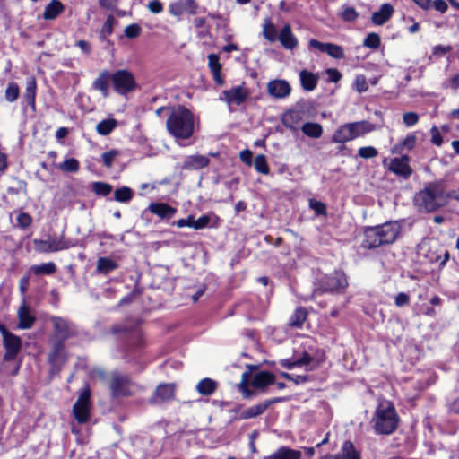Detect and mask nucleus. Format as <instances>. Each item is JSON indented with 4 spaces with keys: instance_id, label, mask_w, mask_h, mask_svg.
Returning a JSON list of instances; mask_svg holds the SVG:
<instances>
[{
    "instance_id": "obj_1",
    "label": "nucleus",
    "mask_w": 459,
    "mask_h": 459,
    "mask_svg": "<svg viewBox=\"0 0 459 459\" xmlns=\"http://www.w3.org/2000/svg\"><path fill=\"white\" fill-rule=\"evenodd\" d=\"M195 127V116L188 108L179 105L170 109L166 120V128L177 141L190 139Z\"/></svg>"
},
{
    "instance_id": "obj_2",
    "label": "nucleus",
    "mask_w": 459,
    "mask_h": 459,
    "mask_svg": "<svg viewBox=\"0 0 459 459\" xmlns=\"http://www.w3.org/2000/svg\"><path fill=\"white\" fill-rule=\"evenodd\" d=\"M413 204L420 212H432L446 205V189L442 182L428 184L416 193Z\"/></svg>"
},
{
    "instance_id": "obj_3",
    "label": "nucleus",
    "mask_w": 459,
    "mask_h": 459,
    "mask_svg": "<svg viewBox=\"0 0 459 459\" xmlns=\"http://www.w3.org/2000/svg\"><path fill=\"white\" fill-rule=\"evenodd\" d=\"M372 422L377 434L389 435L397 429L399 416L391 403H380L374 412Z\"/></svg>"
},
{
    "instance_id": "obj_4",
    "label": "nucleus",
    "mask_w": 459,
    "mask_h": 459,
    "mask_svg": "<svg viewBox=\"0 0 459 459\" xmlns=\"http://www.w3.org/2000/svg\"><path fill=\"white\" fill-rule=\"evenodd\" d=\"M348 286L346 276L342 271H335L323 277L315 288L313 294L321 295L325 292H338Z\"/></svg>"
},
{
    "instance_id": "obj_5",
    "label": "nucleus",
    "mask_w": 459,
    "mask_h": 459,
    "mask_svg": "<svg viewBox=\"0 0 459 459\" xmlns=\"http://www.w3.org/2000/svg\"><path fill=\"white\" fill-rule=\"evenodd\" d=\"M111 82L114 90L120 95L133 91L137 85L134 74L126 69H120L112 74Z\"/></svg>"
},
{
    "instance_id": "obj_6",
    "label": "nucleus",
    "mask_w": 459,
    "mask_h": 459,
    "mask_svg": "<svg viewBox=\"0 0 459 459\" xmlns=\"http://www.w3.org/2000/svg\"><path fill=\"white\" fill-rule=\"evenodd\" d=\"M35 249L40 253H54L68 249L74 244L66 239L64 235L60 237L49 236L47 239H34Z\"/></svg>"
},
{
    "instance_id": "obj_7",
    "label": "nucleus",
    "mask_w": 459,
    "mask_h": 459,
    "mask_svg": "<svg viewBox=\"0 0 459 459\" xmlns=\"http://www.w3.org/2000/svg\"><path fill=\"white\" fill-rule=\"evenodd\" d=\"M0 333L5 349L4 360H13L22 349V340L17 335L9 332L3 324H0Z\"/></svg>"
},
{
    "instance_id": "obj_8",
    "label": "nucleus",
    "mask_w": 459,
    "mask_h": 459,
    "mask_svg": "<svg viewBox=\"0 0 459 459\" xmlns=\"http://www.w3.org/2000/svg\"><path fill=\"white\" fill-rule=\"evenodd\" d=\"M90 398H91V390L88 385H86L79 394V397L73 406V413L74 418L79 423H85L90 416Z\"/></svg>"
},
{
    "instance_id": "obj_9",
    "label": "nucleus",
    "mask_w": 459,
    "mask_h": 459,
    "mask_svg": "<svg viewBox=\"0 0 459 459\" xmlns=\"http://www.w3.org/2000/svg\"><path fill=\"white\" fill-rule=\"evenodd\" d=\"M221 94L222 96L220 100L225 101L230 107L243 104L248 98L249 91L247 88L240 85L225 90Z\"/></svg>"
},
{
    "instance_id": "obj_10",
    "label": "nucleus",
    "mask_w": 459,
    "mask_h": 459,
    "mask_svg": "<svg viewBox=\"0 0 459 459\" xmlns=\"http://www.w3.org/2000/svg\"><path fill=\"white\" fill-rule=\"evenodd\" d=\"M109 386L114 397L127 396L130 394V379L126 375L113 373Z\"/></svg>"
},
{
    "instance_id": "obj_11",
    "label": "nucleus",
    "mask_w": 459,
    "mask_h": 459,
    "mask_svg": "<svg viewBox=\"0 0 459 459\" xmlns=\"http://www.w3.org/2000/svg\"><path fill=\"white\" fill-rule=\"evenodd\" d=\"M174 396V384H160L156 387L153 396L150 399V403L154 404H160L172 400Z\"/></svg>"
},
{
    "instance_id": "obj_12",
    "label": "nucleus",
    "mask_w": 459,
    "mask_h": 459,
    "mask_svg": "<svg viewBox=\"0 0 459 459\" xmlns=\"http://www.w3.org/2000/svg\"><path fill=\"white\" fill-rule=\"evenodd\" d=\"M268 93L275 99H283L290 94L291 87L285 80H273L267 84Z\"/></svg>"
},
{
    "instance_id": "obj_13",
    "label": "nucleus",
    "mask_w": 459,
    "mask_h": 459,
    "mask_svg": "<svg viewBox=\"0 0 459 459\" xmlns=\"http://www.w3.org/2000/svg\"><path fill=\"white\" fill-rule=\"evenodd\" d=\"M52 322L56 336L62 341L67 340L75 333V326L74 324L64 318L54 317Z\"/></svg>"
},
{
    "instance_id": "obj_14",
    "label": "nucleus",
    "mask_w": 459,
    "mask_h": 459,
    "mask_svg": "<svg viewBox=\"0 0 459 459\" xmlns=\"http://www.w3.org/2000/svg\"><path fill=\"white\" fill-rule=\"evenodd\" d=\"M389 169L404 178H408L412 173V169L409 166V157L407 155L393 159L390 162Z\"/></svg>"
},
{
    "instance_id": "obj_15",
    "label": "nucleus",
    "mask_w": 459,
    "mask_h": 459,
    "mask_svg": "<svg viewBox=\"0 0 459 459\" xmlns=\"http://www.w3.org/2000/svg\"><path fill=\"white\" fill-rule=\"evenodd\" d=\"M375 228L379 232L385 244L393 243L400 232V226L396 222H387Z\"/></svg>"
},
{
    "instance_id": "obj_16",
    "label": "nucleus",
    "mask_w": 459,
    "mask_h": 459,
    "mask_svg": "<svg viewBox=\"0 0 459 459\" xmlns=\"http://www.w3.org/2000/svg\"><path fill=\"white\" fill-rule=\"evenodd\" d=\"M278 40L284 48L289 50L296 48L299 43L298 39L293 34L289 23L285 24L281 30L278 35Z\"/></svg>"
},
{
    "instance_id": "obj_17",
    "label": "nucleus",
    "mask_w": 459,
    "mask_h": 459,
    "mask_svg": "<svg viewBox=\"0 0 459 459\" xmlns=\"http://www.w3.org/2000/svg\"><path fill=\"white\" fill-rule=\"evenodd\" d=\"M148 210L160 219L169 220L175 216L177 209L165 203H152Z\"/></svg>"
},
{
    "instance_id": "obj_18",
    "label": "nucleus",
    "mask_w": 459,
    "mask_h": 459,
    "mask_svg": "<svg viewBox=\"0 0 459 459\" xmlns=\"http://www.w3.org/2000/svg\"><path fill=\"white\" fill-rule=\"evenodd\" d=\"M281 399L279 398H276V399H273V400H265L264 401L263 403H258V404H255L254 406H251L249 408H247V410L243 411L241 413H240V419L242 420H247V419H252V418H255L259 415H261L262 413L264 412V411L273 403H276V402H279Z\"/></svg>"
},
{
    "instance_id": "obj_19",
    "label": "nucleus",
    "mask_w": 459,
    "mask_h": 459,
    "mask_svg": "<svg viewBox=\"0 0 459 459\" xmlns=\"http://www.w3.org/2000/svg\"><path fill=\"white\" fill-rule=\"evenodd\" d=\"M394 12V9L392 4H387V3L383 4L380 6L378 11L374 12L372 13L371 22L375 25H378V26L383 25L390 20Z\"/></svg>"
},
{
    "instance_id": "obj_20",
    "label": "nucleus",
    "mask_w": 459,
    "mask_h": 459,
    "mask_svg": "<svg viewBox=\"0 0 459 459\" xmlns=\"http://www.w3.org/2000/svg\"><path fill=\"white\" fill-rule=\"evenodd\" d=\"M321 459H361V457L353 444L351 441H345L339 454L333 456H325Z\"/></svg>"
},
{
    "instance_id": "obj_21",
    "label": "nucleus",
    "mask_w": 459,
    "mask_h": 459,
    "mask_svg": "<svg viewBox=\"0 0 459 459\" xmlns=\"http://www.w3.org/2000/svg\"><path fill=\"white\" fill-rule=\"evenodd\" d=\"M302 120V112L299 110L290 109L285 112L282 116L281 122L283 126L291 130L297 131L299 125Z\"/></svg>"
},
{
    "instance_id": "obj_22",
    "label": "nucleus",
    "mask_w": 459,
    "mask_h": 459,
    "mask_svg": "<svg viewBox=\"0 0 459 459\" xmlns=\"http://www.w3.org/2000/svg\"><path fill=\"white\" fill-rule=\"evenodd\" d=\"M210 160L204 155H190L184 160L182 168L184 169H200L209 165Z\"/></svg>"
},
{
    "instance_id": "obj_23",
    "label": "nucleus",
    "mask_w": 459,
    "mask_h": 459,
    "mask_svg": "<svg viewBox=\"0 0 459 459\" xmlns=\"http://www.w3.org/2000/svg\"><path fill=\"white\" fill-rule=\"evenodd\" d=\"M18 325L19 329H30L34 322L35 317L31 315L30 308L25 303H22L18 310Z\"/></svg>"
},
{
    "instance_id": "obj_24",
    "label": "nucleus",
    "mask_w": 459,
    "mask_h": 459,
    "mask_svg": "<svg viewBox=\"0 0 459 459\" xmlns=\"http://www.w3.org/2000/svg\"><path fill=\"white\" fill-rule=\"evenodd\" d=\"M348 125L351 128V134H352V136L354 139L363 136L366 134H368V133L374 131L376 128L374 124H372L368 121H366V120L348 123Z\"/></svg>"
},
{
    "instance_id": "obj_25",
    "label": "nucleus",
    "mask_w": 459,
    "mask_h": 459,
    "mask_svg": "<svg viewBox=\"0 0 459 459\" xmlns=\"http://www.w3.org/2000/svg\"><path fill=\"white\" fill-rule=\"evenodd\" d=\"M275 383V377L267 371L258 372L251 380V385L257 389H264L269 385Z\"/></svg>"
},
{
    "instance_id": "obj_26",
    "label": "nucleus",
    "mask_w": 459,
    "mask_h": 459,
    "mask_svg": "<svg viewBox=\"0 0 459 459\" xmlns=\"http://www.w3.org/2000/svg\"><path fill=\"white\" fill-rule=\"evenodd\" d=\"M109 81H111V74L108 71L103 70L94 80L92 87L94 90L100 91L102 96L106 98L108 96Z\"/></svg>"
},
{
    "instance_id": "obj_27",
    "label": "nucleus",
    "mask_w": 459,
    "mask_h": 459,
    "mask_svg": "<svg viewBox=\"0 0 459 459\" xmlns=\"http://www.w3.org/2000/svg\"><path fill=\"white\" fill-rule=\"evenodd\" d=\"M302 454L299 450H295L288 446H281L266 459H301Z\"/></svg>"
},
{
    "instance_id": "obj_28",
    "label": "nucleus",
    "mask_w": 459,
    "mask_h": 459,
    "mask_svg": "<svg viewBox=\"0 0 459 459\" xmlns=\"http://www.w3.org/2000/svg\"><path fill=\"white\" fill-rule=\"evenodd\" d=\"M65 10L64 4L58 0H51L43 12L42 17L45 20H54Z\"/></svg>"
},
{
    "instance_id": "obj_29",
    "label": "nucleus",
    "mask_w": 459,
    "mask_h": 459,
    "mask_svg": "<svg viewBox=\"0 0 459 459\" xmlns=\"http://www.w3.org/2000/svg\"><path fill=\"white\" fill-rule=\"evenodd\" d=\"M354 140L351 128L347 124H343L337 128L332 136L331 141L335 143H344Z\"/></svg>"
},
{
    "instance_id": "obj_30",
    "label": "nucleus",
    "mask_w": 459,
    "mask_h": 459,
    "mask_svg": "<svg viewBox=\"0 0 459 459\" xmlns=\"http://www.w3.org/2000/svg\"><path fill=\"white\" fill-rule=\"evenodd\" d=\"M248 371H246L241 376V381L238 384V390L242 393V395L246 399H249L253 395V392L247 387V384L251 379L252 371L257 368V366L247 365Z\"/></svg>"
},
{
    "instance_id": "obj_31",
    "label": "nucleus",
    "mask_w": 459,
    "mask_h": 459,
    "mask_svg": "<svg viewBox=\"0 0 459 459\" xmlns=\"http://www.w3.org/2000/svg\"><path fill=\"white\" fill-rule=\"evenodd\" d=\"M218 383L209 377H205L196 385V391L202 395H211L217 389Z\"/></svg>"
},
{
    "instance_id": "obj_32",
    "label": "nucleus",
    "mask_w": 459,
    "mask_h": 459,
    "mask_svg": "<svg viewBox=\"0 0 459 459\" xmlns=\"http://www.w3.org/2000/svg\"><path fill=\"white\" fill-rule=\"evenodd\" d=\"M301 86L306 91H313L317 84V76L311 72L302 70L299 74Z\"/></svg>"
},
{
    "instance_id": "obj_33",
    "label": "nucleus",
    "mask_w": 459,
    "mask_h": 459,
    "mask_svg": "<svg viewBox=\"0 0 459 459\" xmlns=\"http://www.w3.org/2000/svg\"><path fill=\"white\" fill-rule=\"evenodd\" d=\"M307 312L304 307H298L290 316L289 325L292 328H301L303 323L307 320Z\"/></svg>"
},
{
    "instance_id": "obj_34",
    "label": "nucleus",
    "mask_w": 459,
    "mask_h": 459,
    "mask_svg": "<svg viewBox=\"0 0 459 459\" xmlns=\"http://www.w3.org/2000/svg\"><path fill=\"white\" fill-rule=\"evenodd\" d=\"M36 89L37 83L34 78H30L26 82V89L23 94V98L28 105L35 108V99H36Z\"/></svg>"
},
{
    "instance_id": "obj_35",
    "label": "nucleus",
    "mask_w": 459,
    "mask_h": 459,
    "mask_svg": "<svg viewBox=\"0 0 459 459\" xmlns=\"http://www.w3.org/2000/svg\"><path fill=\"white\" fill-rule=\"evenodd\" d=\"M381 246V241H377V232L375 227L368 228L365 230L363 247L366 248H376Z\"/></svg>"
},
{
    "instance_id": "obj_36",
    "label": "nucleus",
    "mask_w": 459,
    "mask_h": 459,
    "mask_svg": "<svg viewBox=\"0 0 459 459\" xmlns=\"http://www.w3.org/2000/svg\"><path fill=\"white\" fill-rule=\"evenodd\" d=\"M117 121L115 118H108L100 121L96 126V131L100 135H108L117 126Z\"/></svg>"
},
{
    "instance_id": "obj_37",
    "label": "nucleus",
    "mask_w": 459,
    "mask_h": 459,
    "mask_svg": "<svg viewBox=\"0 0 459 459\" xmlns=\"http://www.w3.org/2000/svg\"><path fill=\"white\" fill-rule=\"evenodd\" d=\"M30 271L35 275H50L56 271V266L53 262H48L41 264L32 265Z\"/></svg>"
},
{
    "instance_id": "obj_38",
    "label": "nucleus",
    "mask_w": 459,
    "mask_h": 459,
    "mask_svg": "<svg viewBox=\"0 0 459 459\" xmlns=\"http://www.w3.org/2000/svg\"><path fill=\"white\" fill-rule=\"evenodd\" d=\"M301 130L307 136L312 138H319L323 133L322 126L317 123H305L302 126Z\"/></svg>"
},
{
    "instance_id": "obj_39",
    "label": "nucleus",
    "mask_w": 459,
    "mask_h": 459,
    "mask_svg": "<svg viewBox=\"0 0 459 459\" xmlns=\"http://www.w3.org/2000/svg\"><path fill=\"white\" fill-rule=\"evenodd\" d=\"M64 342L58 340L53 346V350L48 356V360L51 364L55 365L59 360L64 359Z\"/></svg>"
},
{
    "instance_id": "obj_40",
    "label": "nucleus",
    "mask_w": 459,
    "mask_h": 459,
    "mask_svg": "<svg viewBox=\"0 0 459 459\" xmlns=\"http://www.w3.org/2000/svg\"><path fill=\"white\" fill-rule=\"evenodd\" d=\"M117 268V264L108 257H100L97 261V271L101 273H108Z\"/></svg>"
},
{
    "instance_id": "obj_41",
    "label": "nucleus",
    "mask_w": 459,
    "mask_h": 459,
    "mask_svg": "<svg viewBox=\"0 0 459 459\" xmlns=\"http://www.w3.org/2000/svg\"><path fill=\"white\" fill-rule=\"evenodd\" d=\"M416 142H417V139H416L415 135L409 134L406 136V138L401 143L394 145L393 147L392 152L394 153H400L404 149L408 150V151L412 150L416 145Z\"/></svg>"
},
{
    "instance_id": "obj_42",
    "label": "nucleus",
    "mask_w": 459,
    "mask_h": 459,
    "mask_svg": "<svg viewBox=\"0 0 459 459\" xmlns=\"http://www.w3.org/2000/svg\"><path fill=\"white\" fill-rule=\"evenodd\" d=\"M133 191L127 186L117 188L114 192V200L119 203H129L133 198Z\"/></svg>"
},
{
    "instance_id": "obj_43",
    "label": "nucleus",
    "mask_w": 459,
    "mask_h": 459,
    "mask_svg": "<svg viewBox=\"0 0 459 459\" xmlns=\"http://www.w3.org/2000/svg\"><path fill=\"white\" fill-rule=\"evenodd\" d=\"M263 36L270 42L278 39L277 30L269 19H266L263 25Z\"/></svg>"
},
{
    "instance_id": "obj_44",
    "label": "nucleus",
    "mask_w": 459,
    "mask_h": 459,
    "mask_svg": "<svg viewBox=\"0 0 459 459\" xmlns=\"http://www.w3.org/2000/svg\"><path fill=\"white\" fill-rule=\"evenodd\" d=\"M64 172H76L79 169V162L74 158H70L56 166Z\"/></svg>"
},
{
    "instance_id": "obj_45",
    "label": "nucleus",
    "mask_w": 459,
    "mask_h": 459,
    "mask_svg": "<svg viewBox=\"0 0 459 459\" xmlns=\"http://www.w3.org/2000/svg\"><path fill=\"white\" fill-rule=\"evenodd\" d=\"M20 90L16 82H10L5 90L4 98L8 102H13L19 98Z\"/></svg>"
},
{
    "instance_id": "obj_46",
    "label": "nucleus",
    "mask_w": 459,
    "mask_h": 459,
    "mask_svg": "<svg viewBox=\"0 0 459 459\" xmlns=\"http://www.w3.org/2000/svg\"><path fill=\"white\" fill-rule=\"evenodd\" d=\"M380 44V37L375 32L368 33L363 41V46L371 49H377Z\"/></svg>"
},
{
    "instance_id": "obj_47",
    "label": "nucleus",
    "mask_w": 459,
    "mask_h": 459,
    "mask_svg": "<svg viewBox=\"0 0 459 459\" xmlns=\"http://www.w3.org/2000/svg\"><path fill=\"white\" fill-rule=\"evenodd\" d=\"M254 166H255V169L259 173H262L264 175H267L270 171L266 158L264 154H259L255 158Z\"/></svg>"
},
{
    "instance_id": "obj_48",
    "label": "nucleus",
    "mask_w": 459,
    "mask_h": 459,
    "mask_svg": "<svg viewBox=\"0 0 459 459\" xmlns=\"http://www.w3.org/2000/svg\"><path fill=\"white\" fill-rule=\"evenodd\" d=\"M92 190L99 195L107 196L111 193L112 186L108 183L95 182L93 183Z\"/></svg>"
},
{
    "instance_id": "obj_49",
    "label": "nucleus",
    "mask_w": 459,
    "mask_h": 459,
    "mask_svg": "<svg viewBox=\"0 0 459 459\" xmlns=\"http://www.w3.org/2000/svg\"><path fill=\"white\" fill-rule=\"evenodd\" d=\"M326 54L335 59H342L344 57L343 48L333 43H329Z\"/></svg>"
},
{
    "instance_id": "obj_50",
    "label": "nucleus",
    "mask_w": 459,
    "mask_h": 459,
    "mask_svg": "<svg viewBox=\"0 0 459 459\" xmlns=\"http://www.w3.org/2000/svg\"><path fill=\"white\" fill-rule=\"evenodd\" d=\"M115 22V19L112 15H109L107 20L105 21L101 30H100V36L102 39H106L113 32V24Z\"/></svg>"
},
{
    "instance_id": "obj_51",
    "label": "nucleus",
    "mask_w": 459,
    "mask_h": 459,
    "mask_svg": "<svg viewBox=\"0 0 459 459\" xmlns=\"http://www.w3.org/2000/svg\"><path fill=\"white\" fill-rule=\"evenodd\" d=\"M359 16L358 12L354 7L347 6L344 7L341 17L344 22H354Z\"/></svg>"
},
{
    "instance_id": "obj_52",
    "label": "nucleus",
    "mask_w": 459,
    "mask_h": 459,
    "mask_svg": "<svg viewBox=\"0 0 459 459\" xmlns=\"http://www.w3.org/2000/svg\"><path fill=\"white\" fill-rule=\"evenodd\" d=\"M403 122L407 127L413 126L419 122V115L415 112H405L403 115Z\"/></svg>"
},
{
    "instance_id": "obj_53",
    "label": "nucleus",
    "mask_w": 459,
    "mask_h": 459,
    "mask_svg": "<svg viewBox=\"0 0 459 459\" xmlns=\"http://www.w3.org/2000/svg\"><path fill=\"white\" fill-rule=\"evenodd\" d=\"M358 155L363 159H370L377 155V151L372 146L361 147L358 151Z\"/></svg>"
},
{
    "instance_id": "obj_54",
    "label": "nucleus",
    "mask_w": 459,
    "mask_h": 459,
    "mask_svg": "<svg viewBox=\"0 0 459 459\" xmlns=\"http://www.w3.org/2000/svg\"><path fill=\"white\" fill-rule=\"evenodd\" d=\"M125 36L128 39H134L137 38L141 33V27L136 24L133 23L125 28Z\"/></svg>"
},
{
    "instance_id": "obj_55",
    "label": "nucleus",
    "mask_w": 459,
    "mask_h": 459,
    "mask_svg": "<svg viewBox=\"0 0 459 459\" xmlns=\"http://www.w3.org/2000/svg\"><path fill=\"white\" fill-rule=\"evenodd\" d=\"M180 4L182 5L184 13H188L190 14H195L197 11V4L195 0H179Z\"/></svg>"
},
{
    "instance_id": "obj_56",
    "label": "nucleus",
    "mask_w": 459,
    "mask_h": 459,
    "mask_svg": "<svg viewBox=\"0 0 459 459\" xmlns=\"http://www.w3.org/2000/svg\"><path fill=\"white\" fill-rule=\"evenodd\" d=\"M208 65L212 73H218L221 70V65L219 62V57L215 54L208 56Z\"/></svg>"
},
{
    "instance_id": "obj_57",
    "label": "nucleus",
    "mask_w": 459,
    "mask_h": 459,
    "mask_svg": "<svg viewBox=\"0 0 459 459\" xmlns=\"http://www.w3.org/2000/svg\"><path fill=\"white\" fill-rule=\"evenodd\" d=\"M118 155V152L116 151V150H111L109 152H104L102 154V161H103V164L107 167V168H110L113 164V161L115 160V158Z\"/></svg>"
},
{
    "instance_id": "obj_58",
    "label": "nucleus",
    "mask_w": 459,
    "mask_h": 459,
    "mask_svg": "<svg viewBox=\"0 0 459 459\" xmlns=\"http://www.w3.org/2000/svg\"><path fill=\"white\" fill-rule=\"evenodd\" d=\"M211 221L210 216L208 215H203L197 220H193V228L195 230H201L208 226L209 222Z\"/></svg>"
},
{
    "instance_id": "obj_59",
    "label": "nucleus",
    "mask_w": 459,
    "mask_h": 459,
    "mask_svg": "<svg viewBox=\"0 0 459 459\" xmlns=\"http://www.w3.org/2000/svg\"><path fill=\"white\" fill-rule=\"evenodd\" d=\"M309 206L318 215H323V214L326 213L325 205L322 202H320V201H316V200L311 199L309 201Z\"/></svg>"
},
{
    "instance_id": "obj_60",
    "label": "nucleus",
    "mask_w": 459,
    "mask_h": 459,
    "mask_svg": "<svg viewBox=\"0 0 459 459\" xmlns=\"http://www.w3.org/2000/svg\"><path fill=\"white\" fill-rule=\"evenodd\" d=\"M281 376L284 378L294 382L295 384L305 383L308 380V377L307 376H302V375H293V374L282 372Z\"/></svg>"
},
{
    "instance_id": "obj_61",
    "label": "nucleus",
    "mask_w": 459,
    "mask_h": 459,
    "mask_svg": "<svg viewBox=\"0 0 459 459\" xmlns=\"http://www.w3.org/2000/svg\"><path fill=\"white\" fill-rule=\"evenodd\" d=\"M31 217L25 212H21L17 217V223L22 229L29 227L31 224Z\"/></svg>"
},
{
    "instance_id": "obj_62",
    "label": "nucleus",
    "mask_w": 459,
    "mask_h": 459,
    "mask_svg": "<svg viewBox=\"0 0 459 459\" xmlns=\"http://www.w3.org/2000/svg\"><path fill=\"white\" fill-rule=\"evenodd\" d=\"M355 88L359 92H364L368 90V82L363 75H358L355 79Z\"/></svg>"
},
{
    "instance_id": "obj_63",
    "label": "nucleus",
    "mask_w": 459,
    "mask_h": 459,
    "mask_svg": "<svg viewBox=\"0 0 459 459\" xmlns=\"http://www.w3.org/2000/svg\"><path fill=\"white\" fill-rule=\"evenodd\" d=\"M147 8L152 13H160L163 11V5L159 0L150 1Z\"/></svg>"
},
{
    "instance_id": "obj_64",
    "label": "nucleus",
    "mask_w": 459,
    "mask_h": 459,
    "mask_svg": "<svg viewBox=\"0 0 459 459\" xmlns=\"http://www.w3.org/2000/svg\"><path fill=\"white\" fill-rule=\"evenodd\" d=\"M431 134V142L433 144L440 146L442 144L443 139L437 126H433L430 129Z\"/></svg>"
}]
</instances>
